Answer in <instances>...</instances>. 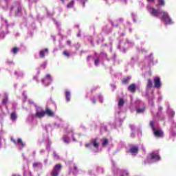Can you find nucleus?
<instances>
[{"label":"nucleus","mask_w":176,"mask_h":176,"mask_svg":"<svg viewBox=\"0 0 176 176\" xmlns=\"http://www.w3.org/2000/svg\"><path fill=\"white\" fill-rule=\"evenodd\" d=\"M61 2H63V3H64L65 2V0H60Z\"/></svg>","instance_id":"79ce46f5"},{"label":"nucleus","mask_w":176,"mask_h":176,"mask_svg":"<svg viewBox=\"0 0 176 176\" xmlns=\"http://www.w3.org/2000/svg\"><path fill=\"white\" fill-rule=\"evenodd\" d=\"M147 2H155V0H147Z\"/></svg>","instance_id":"58836bf2"},{"label":"nucleus","mask_w":176,"mask_h":176,"mask_svg":"<svg viewBox=\"0 0 176 176\" xmlns=\"http://www.w3.org/2000/svg\"><path fill=\"white\" fill-rule=\"evenodd\" d=\"M67 45H68L69 46H71L72 42H71L70 40H68V41H67Z\"/></svg>","instance_id":"72a5a7b5"},{"label":"nucleus","mask_w":176,"mask_h":176,"mask_svg":"<svg viewBox=\"0 0 176 176\" xmlns=\"http://www.w3.org/2000/svg\"><path fill=\"white\" fill-rule=\"evenodd\" d=\"M129 91H131V93H135V91L137 90V85L135 84H131L128 87Z\"/></svg>","instance_id":"6e6552de"},{"label":"nucleus","mask_w":176,"mask_h":176,"mask_svg":"<svg viewBox=\"0 0 176 176\" xmlns=\"http://www.w3.org/2000/svg\"><path fill=\"white\" fill-rule=\"evenodd\" d=\"M129 31L131 32V29H130Z\"/></svg>","instance_id":"c03bdc74"},{"label":"nucleus","mask_w":176,"mask_h":176,"mask_svg":"<svg viewBox=\"0 0 176 176\" xmlns=\"http://www.w3.org/2000/svg\"><path fill=\"white\" fill-rule=\"evenodd\" d=\"M90 58H91V56H88L87 58V61H89V60H90Z\"/></svg>","instance_id":"c9c22d12"},{"label":"nucleus","mask_w":176,"mask_h":176,"mask_svg":"<svg viewBox=\"0 0 176 176\" xmlns=\"http://www.w3.org/2000/svg\"><path fill=\"white\" fill-rule=\"evenodd\" d=\"M45 116V111H37L36 113V118H38L41 119V118H43Z\"/></svg>","instance_id":"9d476101"},{"label":"nucleus","mask_w":176,"mask_h":176,"mask_svg":"<svg viewBox=\"0 0 176 176\" xmlns=\"http://www.w3.org/2000/svg\"><path fill=\"white\" fill-rule=\"evenodd\" d=\"M138 151H140V148L137 146H133L130 148V152L132 154H136L138 153Z\"/></svg>","instance_id":"9b49d317"},{"label":"nucleus","mask_w":176,"mask_h":176,"mask_svg":"<svg viewBox=\"0 0 176 176\" xmlns=\"http://www.w3.org/2000/svg\"><path fill=\"white\" fill-rule=\"evenodd\" d=\"M150 159L154 162H159L160 160V155L157 153H152L150 154Z\"/></svg>","instance_id":"39448f33"},{"label":"nucleus","mask_w":176,"mask_h":176,"mask_svg":"<svg viewBox=\"0 0 176 176\" xmlns=\"http://www.w3.org/2000/svg\"><path fill=\"white\" fill-rule=\"evenodd\" d=\"M45 77L47 79H49V80H52V76H50V74H47Z\"/></svg>","instance_id":"473e14b6"},{"label":"nucleus","mask_w":176,"mask_h":176,"mask_svg":"<svg viewBox=\"0 0 176 176\" xmlns=\"http://www.w3.org/2000/svg\"><path fill=\"white\" fill-rule=\"evenodd\" d=\"M12 176H16V175H13Z\"/></svg>","instance_id":"a18cd8bd"},{"label":"nucleus","mask_w":176,"mask_h":176,"mask_svg":"<svg viewBox=\"0 0 176 176\" xmlns=\"http://www.w3.org/2000/svg\"><path fill=\"white\" fill-rule=\"evenodd\" d=\"M74 169L77 170L76 166H75V165L74 166Z\"/></svg>","instance_id":"a19ab883"},{"label":"nucleus","mask_w":176,"mask_h":176,"mask_svg":"<svg viewBox=\"0 0 176 176\" xmlns=\"http://www.w3.org/2000/svg\"><path fill=\"white\" fill-rule=\"evenodd\" d=\"M120 176H129V173H127L126 170H124L122 171V173Z\"/></svg>","instance_id":"c85d7f7f"},{"label":"nucleus","mask_w":176,"mask_h":176,"mask_svg":"<svg viewBox=\"0 0 176 176\" xmlns=\"http://www.w3.org/2000/svg\"><path fill=\"white\" fill-rule=\"evenodd\" d=\"M158 3L160 6H166V1L164 0H158Z\"/></svg>","instance_id":"aec40b11"},{"label":"nucleus","mask_w":176,"mask_h":176,"mask_svg":"<svg viewBox=\"0 0 176 176\" xmlns=\"http://www.w3.org/2000/svg\"><path fill=\"white\" fill-rule=\"evenodd\" d=\"M11 141L15 145H16V144H20L22 148H23V146H25V144H24V142L20 138H19L16 142V140H14L13 138H11Z\"/></svg>","instance_id":"0eeeda50"},{"label":"nucleus","mask_w":176,"mask_h":176,"mask_svg":"<svg viewBox=\"0 0 176 176\" xmlns=\"http://www.w3.org/2000/svg\"><path fill=\"white\" fill-rule=\"evenodd\" d=\"M100 54H102V56H107V54L104 52H100Z\"/></svg>","instance_id":"f704fd0d"},{"label":"nucleus","mask_w":176,"mask_h":176,"mask_svg":"<svg viewBox=\"0 0 176 176\" xmlns=\"http://www.w3.org/2000/svg\"><path fill=\"white\" fill-rule=\"evenodd\" d=\"M53 156L54 159H55L56 160H58V159H60V156L55 151L53 153Z\"/></svg>","instance_id":"b1692460"},{"label":"nucleus","mask_w":176,"mask_h":176,"mask_svg":"<svg viewBox=\"0 0 176 176\" xmlns=\"http://www.w3.org/2000/svg\"><path fill=\"white\" fill-rule=\"evenodd\" d=\"M150 126H151L153 131L156 129V128H155V124H153V121L150 122Z\"/></svg>","instance_id":"bb28decb"},{"label":"nucleus","mask_w":176,"mask_h":176,"mask_svg":"<svg viewBox=\"0 0 176 176\" xmlns=\"http://www.w3.org/2000/svg\"><path fill=\"white\" fill-rule=\"evenodd\" d=\"M152 86H153V83L152 82V80L148 78L147 80L146 88L147 89H152Z\"/></svg>","instance_id":"f8f14e48"},{"label":"nucleus","mask_w":176,"mask_h":176,"mask_svg":"<svg viewBox=\"0 0 176 176\" xmlns=\"http://www.w3.org/2000/svg\"><path fill=\"white\" fill-rule=\"evenodd\" d=\"M130 80L129 78H125L122 80V83L124 85H127V83H129V81Z\"/></svg>","instance_id":"5701e85b"},{"label":"nucleus","mask_w":176,"mask_h":176,"mask_svg":"<svg viewBox=\"0 0 176 176\" xmlns=\"http://www.w3.org/2000/svg\"><path fill=\"white\" fill-rule=\"evenodd\" d=\"M145 111V108H141L137 109V113H142V112Z\"/></svg>","instance_id":"a878e982"},{"label":"nucleus","mask_w":176,"mask_h":176,"mask_svg":"<svg viewBox=\"0 0 176 176\" xmlns=\"http://www.w3.org/2000/svg\"><path fill=\"white\" fill-rule=\"evenodd\" d=\"M92 144H93V146H94V148H96V149H98L99 144H98V142L97 141V139L93 140Z\"/></svg>","instance_id":"4468645a"},{"label":"nucleus","mask_w":176,"mask_h":176,"mask_svg":"<svg viewBox=\"0 0 176 176\" xmlns=\"http://www.w3.org/2000/svg\"><path fill=\"white\" fill-rule=\"evenodd\" d=\"M43 82L45 83V80H43Z\"/></svg>","instance_id":"37998d69"},{"label":"nucleus","mask_w":176,"mask_h":176,"mask_svg":"<svg viewBox=\"0 0 176 176\" xmlns=\"http://www.w3.org/2000/svg\"><path fill=\"white\" fill-rule=\"evenodd\" d=\"M108 144H109L108 139L104 138L103 140V142L102 143V146H107Z\"/></svg>","instance_id":"412c9836"},{"label":"nucleus","mask_w":176,"mask_h":176,"mask_svg":"<svg viewBox=\"0 0 176 176\" xmlns=\"http://www.w3.org/2000/svg\"><path fill=\"white\" fill-rule=\"evenodd\" d=\"M148 12L150 14H151L153 17H159L160 16V10L155 9V8H150L148 9Z\"/></svg>","instance_id":"7ed1b4c3"},{"label":"nucleus","mask_w":176,"mask_h":176,"mask_svg":"<svg viewBox=\"0 0 176 176\" xmlns=\"http://www.w3.org/2000/svg\"><path fill=\"white\" fill-rule=\"evenodd\" d=\"M85 146H86V148H89V146H90V144H85Z\"/></svg>","instance_id":"4c0bfd02"},{"label":"nucleus","mask_w":176,"mask_h":176,"mask_svg":"<svg viewBox=\"0 0 176 176\" xmlns=\"http://www.w3.org/2000/svg\"><path fill=\"white\" fill-rule=\"evenodd\" d=\"M161 14H162L161 20L164 21L165 24H173V20L170 18L168 13L162 11Z\"/></svg>","instance_id":"f257e3e1"},{"label":"nucleus","mask_w":176,"mask_h":176,"mask_svg":"<svg viewBox=\"0 0 176 176\" xmlns=\"http://www.w3.org/2000/svg\"><path fill=\"white\" fill-rule=\"evenodd\" d=\"M65 98L67 101H70L71 100V93L68 91H65Z\"/></svg>","instance_id":"f3484780"},{"label":"nucleus","mask_w":176,"mask_h":176,"mask_svg":"<svg viewBox=\"0 0 176 176\" xmlns=\"http://www.w3.org/2000/svg\"><path fill=\"white\" fill-rule=\"evenodd\" d=\"M8 96H5L4 98H3V99L2 100V104H3L4 105L6 104H8Z\"/></svg>","instance_id":"393cba45"},{"label":"nucleus","mask_w":176,"mask_h":176,"mask_svg":"<svg viewBox=\"0 0 176 176\" xmlns=\"http://www.w3.org/2000/svg\"><path fill=\"white\" fill-rule=\"evenodd\" d=\"M39 164H41V163H39V162H34V163H33V168H36V167L39 166Z\"/></svg>","instance_id":"cd10ccee"},{"label":"nucleus","mask_w":176,"mask_h":176,"mask_svg":"<svg viewBox=\"0 0 176 176\" xmlns=\"http://www.w3.org/2000/svg\"><path fill=\"white\" fill-rule=\"evenodd\" d=\"M63 140L64 142H65L66 144H69L70 139H69V137H68V135H65L63 137Z\"/></svg>","instance_id":"2eb2a0df"},{"label":"nucleus","mask_w":176,"mask_h":176,"mask_svg":"<svg viewBox=\"0 0 176 176\" xmlns=\"http://www.w3.org/2000/svg\"><path fill=\"white\" fill-rule=\"evenodd\" d=\"M44 112L45 113V115H47V116H54V113L48 107L45 108V111H44Z\"/></svg>","instance_id":"1a4fd4ad"},{"label":"nucleus","mask_w":176,"mask_h":176,"mask_svg":"<svg viewBox=\"0 0 176 176\" xmlns=\"http://www.w3.org/2000/svg\"><path fill=\"white\" fill-rule=\"evenodd\" d=\"M12 52L14 54H17V53L19 52V47H15L12 50Z\"/></svg>","instance_id":"4be33fe9"},{"label":"nucleus","mask_w":176,"mask_h":176,"mask_svg":"<svg viewBox=\"0 0 176 176\" xmlns=\"http://www.w3.org/2000/svg\"><path fill=\"white\" fill-rule=\"evenodd\" d=\"M92 102H93V104H96V98L92 99Z\"/></svg>","instance_id":"e433bc0d"},{"label":"nucleus","mask_w":176,"mask_h":176,"mask_svg":"<svg viewBox=\"0 0 176 176\" xmlns=\"http://www.w3.org/2000/svg\"><path fill=\"white\" fill-rule=\"evenodd\" d=\"M63 55L66 56V57H69V53H68L67 51H63Z\"/></svg>","instance_id":"7c9ffc66"},{"label":"nucleus","mask_w":176,"mask_h":176,"mask_svg":"<svg viewBox=\"0 0 176 176\" xmlns=\"http://www.w3.org/2000/svg\"><path fill=\"white\" fill-rule=\"evenodd\" d=\"M123 105H124V100L121 98L118 101V107H123Z\"/></svg>","instance_id":"6ab92c4d"},{"label":"nucleus","mask_w":176,"mask_h":176,"mask_svg":"<svg viewBox=\"0 0 176 176\" xmlns=\"http://www.w3.org/2000/svg\"><path fill=\"white\" fill-rule=\"evenodd\" d=\"M85 1H83V2H82V6H83V8H85Z\"/></svg>","instance_id":"ea45409f"},{"label":"nucleus","mask_w":176,"mask_h":176,"mask_svg":"<svg viewBox=\"0 0 176 176\" xmlns=\"http://www.w3.org/2000/svg\"><path fill=\"white\" fill-rule=\"evenodd\" d=\"M61 168H63V165L61 164H56L51 172V176H58Z\"/></svg>","instance_id":"f03ea898"},{"label":"nucleus","mask_w":176,"mask_h":176,"mask_svg":"<svg viewBox=\"0 0 176 176\" xmlns=\"http://www.w3.org/2000/svg\"><path fill=\"white\" fill-rule=\"evenodd\" d=\"M48 50L47 48L44 49V50L40 51V57L41 58H45V52L47 53Z\"/></svg>","instance_id":"ddd939ff"},{"label":"nucleus","mask_w":176,"mask_h":176,"mask_svg":"<svg viewBox=\"0 0 176 176\" xmlns=\"http://www.w3.org/2000/svg\"><path fill=\"white\" fill-rule=\"evenodd\" d=\"M10 119L12 120H16V119H17V114L16 113V112L11 113Z\"/></svg>","instance_id":"a211bd4d"},{"label":"nucleus","mask_w":176,"mask_h":176,"mask_svg":"<svg viewBox=\"0 0 176 176\" xmlns=\"http://www.w3.org/2000/svg\"><path fill=\"white\" fill-rule=\"evenodd\" d=\"M95 65H98V63H100V59L96 58L95 59Z\"/></svg>","instance_id":"2f4dec72"},{"label":"nucleus","mask_w":176,"mask_h":176,"mask_svg":"<svg viewBox=\"0 0 176 176\" xmlns=\"http://www.w3.org/2000/svg\"><path fill=\"white\" fill-rule=\"evenodd\" d=\"M153 82H154V87H155V89H160L162 87V82H160V78L159 77L154 78Z\"/></svg>","instance_id":"20e7f679"},{"label":"nucleus","mask_w":176,"mask_h":176,"mask_svg":"<svg viewBox=\"0 0 176 176\" xmlns=\"http://www.w3.org/2000/svg\"><path fill=\"white\" fill-rule=\"evenodd\" d=\"M153 131V134L155 137H157V138H163V131L162 130H157V129H155Z\"/></svg>","instance_id":"423d86ee"},{"label":"nucleus","mask_w":176,"mask_h":176,"mask_svg":"<svg viewBox=\"0 0 176 176\" xmlns=\"http://www.w3.org/2000/svg\"><path fill=\"white\" fill-rule=\"evenodd\" d=\"M72 133V137L73 138V141H76V139H75V138L74 137V131L71 130L69 131V133Z\"/></svg>","instance_id":"c756f323"},{"label":"nucleus","mask_w":176,"mask_h":176,"mask_svg":"<svg viewBox=\"0 0 176 176\" xmlns=\"http://www.w3.org/2000/svg\"><path fill=\"white\" fill-rule=\"evenodd\" d=\"M74 5H75V1L72 0L67 5V9H70L71 8H74Z\"/></svg>","instance_id":"dca6fc26"}]
</instances>
